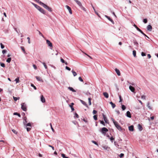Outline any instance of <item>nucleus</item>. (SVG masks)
I'll return each mask as SVG.
<instances>
[{"label":"nucleus","instance_id":"f257e3e1","mask_svg":"<svg viewBox=\"0 0 158 158\" xmlns=\"http://www.w3.org/2000/svg\"><path fill=\"white\" fill-rule=\"evenodd\" d=\"M42 6H43L44 8L47 9L48 11L49 12H52V9L51 8L49 7L48 6L45 4L44 3L42 5Z\"/></svg>","mask_w":158,"mask_h":158},{"label":"nucleus","instance_id":"f03ea898","mask_svg":"<svg viewBox=\"0 0 158 158\" xmlns=\"http://www.w3.org/2000/svg\"><path fill=\"white\" fill-rule=\"evenodd\" d=\"M114 125L119 130V131H122L123 130V129L122 127L118 124V122H115Z\"/></svg>","mask_w":158,"mask_h":158},{"label":"nucleus","instance_id":"7ed1b4c3","mask_svg":"<svg viewBox=\"0 0 158 158\" xmlns=\"http://www.w3.org/2000/svg\"><path fill=\"white\" fill-rule=\"evenodd\" d=\"M21 109L24 111H26L27 110L26 105L25 103H22L21 104Z\"/></svg>","mask_w":158,"mask_h":158},{"label":"nucleus","instance_id":"20e7f679","mask_svg":"<svg viewBox=\"0 0 158 158\" xmlns=\"http://www.w3.org/2000/svg\"><path fill=\"white\" fill-rule=\"evenodd\" d=\"M108 131V130L106 127H103L101 130V132L103 134L105 135L106 132Z\"/></svg>","mask_w":158,"mask_h":158},{"label":"nucleus","instance_id":"39448f33","mask_svg":"<svg viewBox=\"0 0 158 158\" xmlns=\"http://www.w3.org/2000/svg\"><path fill=\"white\" fill-rule=\"evenodd\" d=\"M38 10L44 14H45L46 13L45 11L41 7L39 8Z\"/></svg>","mask_w":158,"mask_h":158},{"label":"nucleus","instance_id":"423d86ee","mask_svg":"<svg viewBox=\"0 0 158 158\" xmlns=\"http://www.w3.org/2000/svg\"><path fill=\"white\" fill-rule=\"evenodd\" d=\"M46 41L47 44L49 46L51 47H52V44L51 42L49 40H46Z\"/></svg>","mask_w":158,"mask_h":158},{"label":"nucleus","instance_id":"0eeeda50","mask_svg":"<svg viewBox=\"0 0 158 158\" xmlns=\"http://www.w3.org/2000/svg\"><path fill=\"white\" fill-rule=\"evenodd\" d=\"M65 7L67 8V9L69 10V13L70 14H72V11L71 8L68 5H66L65 6Z\"/></svg>","mask_w":158,"mask_h":158},{"label":"nucleus","instance_id":"6e6552de","mask_svg":"<svg viewBox=\"0 0 158 158\" xmlns=\"http://www.w3.org/2000/svg\"><path fill=\"white\" fill-rule=\"evenodd\" d=\"M35 78L37 81L42 82H43L44 81L41 77L38 76H36L35 77Z\"/></svg>","mask_w":158,"mask_h":158},{"label":"nucleus","instance_id":"1a4fd4ad","mask_svg":"<svg viewBox=\"0 0 158 158\" xmlns=\"http://www.w3.org/2000/svg\"><path fill=\"white\" fill-rule=\"evenodd\" d=\"M76 3L80 7L82 6V4L81 2L77 0H74Z\"/></svg>","mask_w":158,"mask_h":158},{"label":"nucleus","instance_id":"9d476101","mask_svg":"<svg viewBox=\"0 0 158 158\" xmlns=\"http://www.w3.org/2000/svg\"><path fill=\"white\" fill-rule=\"evenodd\" d=\"M105 17H106L109 21H111V23L113 24H114V21H113V20L111 19L110 17L108 16H107V15H105Z\"/></svg>","mask_w":158,"mask_h":158},{"label":"nucleus","instance_id":"9b49d317","mask_svg":"<svg viewBox=\"0 0 158 158\" xmlns=\"http://www.w3.org/2000/svg\"><path fill=\"white\" fill-rule=\"evenodd\" d=\"M41 101L43 102H45V98L43 95H41Z\"/></svg>","mask_w":158,"mask_h":158},{"label":"nucleus","instance_id":"f8f14e48","mask_svg":"<svg viewBox=\"0 0 158 158\" xmlns=\"http://www.w3.org/2000/svg\"><path fill=\"white\" fill-rule=\"evenodd\" d=\"M115 72H116V73H117V74L118 76H119L120 75L121 73H120V71L118 69H117V68H116L115 69Z\"/></svg>","mask_w":158,"mask_h":158},{"label":"nucleus","instance_id":"ddd939ff","mask_svg":"<svg viewBox=\"0 0 158 158\" xmlns=\"http://www.w3.org/2000/svg\"><path fill=\"white\" fill-rule=\"evenodd\" d=\"M31 3L38 10L39 8L40 7L39 6L33 2H31Z\"/></svg>","mask_w":158,"mask_h":158},{"label":"nucleus","instance_id":"4468645a","mask_svg":"<svg viewBox=\"0 0 158 158\" xmlns=\"http://www.w3.org/2000/svg\"><path fill=\"white\" fill-rule=\"evenodd\" d=\"M130 89L133 92H134L135 90V89L134 87L130 85L129 87Z\"/></svg>","mask_w":158,"mask_h":158},{"label":"nucleus","instance_id":"2eb2a0df","mask_svg":"<svg viewBox=\"0 0 158 158\" xmlns=\"http://www.w3.org/2000/svg\"><path fill=\"white\" fill-rule=\"evenodd\" d=\"M147 28L148 31H151L152 30V27L151 25H149L148 26Z\"/></svg>","mask_w":158,"mask_h":158},{"label":"nucleus","instance_id":"dca6fc26","mask_svg":"<svg viewBox=\"0 0 158 158\" xmlns=\"http://www.w3.org/2000/svg\"><path fill=\"white\" fill-rule=\"evenodd\" d=\"M103 117V119H104V120L105 123H108V120L107 119V118H106V116L105 115L103 114H102Z\"/></svg>","mask_w":158,"mask_h":158},{"label":"nucleus","instance_id":"f3484780","mask_svg":"<svg viewBox=\"0 0 158 158\" xmlns=\"http://www.w3.org/2000/svg\"><path fill=\"white\" fill-rule=\"evenodd\" d=\"M126 116L130 118H131V115L130 111H127L126 113Z\"/></svg>","mask_w":158,"mask_h":158},{"label":"nucleus","instance_id":"a211bd4d","mask_svg":"<svg viewBox=\"0 0 158 158\" xmlns=\"http://www.w3.org/2000/svg\"><path fill=\"white\" fill-rule=\"evenodd\" d=\"M129 130L131 131H134V126L133 125L129 127Z\"/></svg>","mask_w":158,"mask_h":158},{"label":"nucleus","instance_id":"6ab92c4d","mask_svg":"<svg viewBox=\"0 0 158 158\" xmlns=\"http://www.w3.org/2000/svg\"><path fill=\"white\" fill-rule=\"evenodd\" d=\"M74 105V103H71V105H69V106L71 108L72 111H74V109L73 106Z\"/></svg>","mask_w":158,"mask_h":158},{"label":"nucleus","instance_id":"aec40b11","mask_svg":"<svg viewBox=\"0 0 158 158\" xmlns=\"http://www.w3.org/2000/svg\"><path fill=\"white\" fill-rule=\"evenodd\" d=\"M103 94L104 96L106 98H108L109 97V95L106 92H104L103 93Z\"/></svg>","mask_w":158,"mask_h":158},{"label":"nucleus","instance_id":"412c9836","mask_svg":"<svg viewBox=\"0 0 158 158\" xmlns=\"http://www.w3.org/2000/svg\"><path fill=\"white\" fill-rule=\"evenodd\" d=\"M34 0L35 1V2H38L40 5H41V6H42V5H43V4L44 3H43L42 2H41L39 0Z\"/></svg>","mask_w":158,"mask_h":158},{"label":"nucleus","instance_id":"4be33fe9","mask_svg":"<svg viewBox=\"0 0 158 158\" xmlns=\"http://www.w3.org/2000/svg\"><path fill=\"white\" fill-rule=\"evenodd\" d=\"M138 129L140 130V131H142L143 130V128L142 126L140 124H139L138 125Z\"/></svg>","mask_w":158,"mask_h":158},{"label":"nucleus","instance_id":"5701e85b","mask_svg":"<svg viewBox=\"0 0 158 158\" xmlns=\"http://www.w3.org/2000/svg\"><path fill=\"white\" fill-rule=\"evenodd\" d=\"M23 119L24 120V121L23 122V123H24V125H25L26 123H27V121L26 120H27V118H26V117H24L23 118Z\"/></svg>","mask_w":158,"mask_h":158},{"label":"nucleus","instance_id":"b1692460","mask_svg":"<svg viewBox=\"0 0 158 158\" xmlns=\"http://www.w3.org/2000/svg\"><path fill=\"white\" fill-rule=\"evenodd\" d=\"M110 103L112 107L113 108H114L116 106L115 104L113 103L112 102H110Z\"/></svg>","mask_w":158,"mask_h":158},{"label":"nucleus","instance_id":"393cba45","mask_svg":"<svg viewBox=\"0 0 158 158\" xmlns=\"http://www.w3.org/2000/svg\"><path fill=\"white\" fill-rule=\"evenodd\" d=\"M13 98L14 101H16L17 100H19L20 98L19 97H16L13 96Z\"/></svg>","mask_w":158,"mask_h":158},{"label":"nucleus","instance_id":"a878e982","mask_svg":"<svg viewBox=\"0 0 158 158\" xmlns=\"http://www.w3.org/2000/svg\"><path fill=\"white\" fill-rule=\"evenodd\" d=\"M133 26L136 28L138 31H141V30L135 24L133 25Z\"/></svg>","mask_w":158,"mask_h":158},{"label":"nucleus","instance_id":"bb28decb","mask_svg":"<svg viewBox=\"0 0 158 158\" xmlns=\"http://www.w3.org/2000/svg\"><path fill=\"white\" fill-rule=\"evenodd\" d=\"M68 89H69L70 90L72 91H73V92H75L76 91H75V90H74L73 89V88H72V87H69L68 88Z\"/></svg>","mask_w":158,"mask_h":158},{"label":"nucleus","instance_id":"cd10ccee","mask_svg":"<svg viewBox=\"0 0 158 158\" xmlns=\"http://www.w3.org/2000/svg\"><path fill=\"white\" fill-rule=\"evenodd\" d=\"M13 114L14 115H18L19 117H20L21 115L19 114L17 112H15Z\"/></svg>","mask_w":158,"mask_h":158},{"label":"nucleus","instance_id":"c85d7f7f","mask_svg":"<svg viewBox=\"0 0 158 158\" xmlns=\"http://www.w3.org/2000/svg\"><path fill=\"white\" fill-rule=\"evenodd\" d=\"M72 73L74 76H75L77 75V74L76 73V72L75 71H74L73 70L72 71Z\"/></svg>","mask_w":158,"mask_h":158},{"label":"nucleus","instance_id":"c756f323","mask_svg":"<svg viewBox=\"0 0 158 158\" xmlns=\"http://www.w3.org/2000/svg\"><path fill=\"white\" fill-rule=\"evenodd\" d=\"M15 81H16V83H17L19 82V77L16 78L15 80Z\"/></svg>","mask_w":158,"mask_h":158},{"label":"nucleus","instance_id":"7c9ffc66","mask_svg":"<svg viewBox=\"0 0 158 158\" xmlns=\"http://www.w3.org/2000/svg\"><path fill=\"white\" fill-rule=\"evenodd\" d=\"M25 125L26 126L30 127H31V123H26V124Z\"/></svg>","mask_w":158,"mask_h":158},{"label":"nucleus","instance_id":"2f4dec72","mask_svg":"<svg viewBox=\"0 0 158 158\" xmlns=\"http://www.w3.org/2000/svg\"><path fill=\"white\" fill-rule=\"evenodd\" d=\"M37 31L39 32V35L41 36L43 38H44V36L41 33L39 30H37Z\"/></svg>","mask_w":158,"mask_h":158},{"label":"nucleus","instance_id":"473e14b6","mask_svg":"<svg viewBox=\"0 0 158 158\" xmlns=\"http://www.w3.org/2000/svg\"><path fill=\"white\" fill-rule=\"evenodd\" d=\"M126 107L125 105H122V109L123 110H124L126 109Z\"/></svg>","mask_w":158,"mask_h":158},{"label":"nucleus","instance_id":"72a5a7b5","mask_svg":"<svg viewBox=\"0 0 158 158\" xmlns=\"http://www.w3.org/2000/svg\"><path fill=\"white\" fill-rule=\"evenodd\" d=\"M133 54L134 57H135L136 56V52L135 50H134L133 52Z\"/></svg>","mask_w":158,"mask_h":158},{"label":"nucleus","instance_id":"f704fd0d","mask_svg":"<svg viewBox=\"0 0 158 158\" xmlns=\"http://www.w3.org/2000/svg\"><path fill=\"white\" fill-rule=\"evenodd\" d=\"M11 60V58H8L6 60V61L7 62L10 63Z\"/></svg>","mask_w":158,"mask_h":158},{"label":"nucleus","instance_id":"c9c22d12","mask_svg":"<svg viewBox=\"0 0 158 158\" xmlns=\"http://www.w3.org/2000/svg\"><path fill=\"white\" fill-rule=\"evenodd\" d=\"M91 98H88V101H89V105H90L91 104Z\"/></svg>","mask_w":158,"mask_h":158},{"label":"nucleus","instance_id":"e433bc0d","mask_svg":"<svg viewBox=\"0 0 158 158\" xmlns=\"http://www.w3.org/2000/svg\"><path fill=\"white\" fill-rule=\"evenodd\" d=\"M143 22L145 23H147L148 20L147 19H143Z\"/></svg>","mask_w":158,"mask_h":158},{"label":"nucleus","instance_id":"4c0bfd02","mask_svg":"<svg viewBox=\"0 0 158 158\" xmlns=\"http://www.w3.org/2000/svg\"><path fill=\"white\" fill-rule=\"evenodd\" d=\"M94 118V120H97V115H94L93 116Z\"/></svg>","mask_w":158,"mask_h":158},{"label":"nucleus","instance_id":"58836bf2","mask_svg":"<svg viewBox=\"0 0 158 158\" xmlns=\"http://www.w3.org/2000/svg\"><path fill=\"white\" fill-rule=\"evenodd\" d=\"M50 127H51V128L52 130V131H53V132H54V129L52 127V123H51L50 124Z\"/></svg>","mask_w":158,"mask_h":158},{"label":"nucleus","instance_id":"ea45409f","mask_svg":"<svg viewBox=\"0 0 158 158\" xmlns=\"http://www.w3.org/2000/svg\"><path fill=\"white\" fill-rule=\"evenodd\" d=\"M146 97L145 95H143L141 96V98L145 100L146 99Z\"/></svg>","mask_w":158,"mask_h":158},{"label":"nucleus","instance_id":"a19ab883","mask_svg":"<svg viewBox=\"0 0 158 158\" xmlns=\"http://www.w3.org/2000/svg\"><path fill=\"white\" fill-rule=\"evenodd\" d=\"M100 123L103 125L104 126H105V124L103 121H100Z\"/></svg>","mask_w":158,"mask_h":158},{"label":"nucleus","instance_id":"79ce46f5","mask_svg":"<svg viewBox=\"0 0 158 158\" xmlns=\"http://www.w3.org/2000/svg\"><path fill=\"white\" fill-rule=\"evenodd\" d=\"M31 86L33 87L36 90V87L35 85H34L33 84H31Z\"/></svg>","mask_w":158,"mask_h":158},{"label":"nucleus","instance_id":"37998d69","mask_svg":"<svg viewBox=\"0 0 158 158\" xmlns=\"http://www.w3.org/2000/svg\"><path fill=\"white\" fill-rule=\"evenodd\" d=\"M43 64L44 65L45 68L46 69H47V66L46 65V64L44 62H43Z\"/></svg>","mask_w":158,"mask_h":158},{"label":"nucleus","instance_id":"c03bdc74","mask_svg":"<svg viewBox=\"0 0 158 158\" xmlns=\"http://www.w3.org/2000/svg\"><path fill=\"white\" fill-rule=\"evenodd\" d=\"M82 10H83L85 11H86V9H85L84 7L82 5V6H81L80 7Z\"/></svg>","mask_w":158,"mask_h":158},{"label":"nucleus","instance_id":"a18cd8bd","mask_svg":"<svg viewBox=\"0 0 158 158\" xmlns=\"http://www.w3.org/2000/svg\"><path fill=\"white\" fill-rule=\"evenodd\" d=\"M0 45L1 48L2 49H3L4 48V45L2 43L0 44Z\"/></svg>","mask_w":158,"mask_h":158},{"label":"nucleus","instance_id":"49530a36","mask_svg":"<svg viewBox=\"0 0 158 158\" xmlns=\"http://www.w3.org/2000/svg\"><path fill=\"white\" fill-rule=\"evenodd\" d=\"M93 113L94 114H96L97 113V111L96 110H94L93 111Z\"/></svg>","mask_w":158,"mask_h":158},{"label":"nucleus","instance_id":"de8ad7c7","mask_svg":"<svg viewBox=\"0 0 158 158\" xmlns=\"http://www.w3.org/2000/svg\"><path fill=\"white\" fill-rule=\"evenodd\" d=\"M74 117H76L77 118H79V117L78 114L77 113H76L75 114Z\"/></svg>","mask_w":158,"mask_h":158},{"label":"nucleus","instance_id":"09e8293b","mask_svg":"<svg viewBox=\"0 0 158 158\" xmlns=\"http://www.w3.org/2000/svg\"><path fill=\"white\" fill-rule=\"evenodd\" d=\"M65 69L68 70L69 71H70L71 70V69L69 68V67H68V66H66L65 67Z\"/></svg>","mask_w":158,"mask_h":158},{"label":"nucleus","instance_id":"8fccbe9b","mask_svg":"<svg viewBox=\"0 0 158 158\" xmlns=\"http://www.w3.org/2000/svg\"><path fill=\"white\" fill-rule=\"evenodd\" d=\"M26 129L27 131H30L31 130V128L29 127H27Z\"/></svg>","mask_w":158,"mask_h":158},{"label":"nucleus","instance_id":"3c124183","mask_svg":"<svg viewBox=\"0 0 158 158\" xmlns=\"http://www.w3.org/2000/svg\"><path fill=\"white\" fill-rule=\"evenodd\" d=\"M79 80L81 81V82H83V79H82L81 77H80L79 78Z\"/></svg>","mask_w":158,"mask_h":158},{"label":"nucleus","instance_id":"603ef678","mask_svg":"<svg viewBox=\"0 0 158 158\" xmlns=\"http://www.w3.org/2000/svg\"><path fill=\"white\" fill-rule=\"evenodd\" d=\"M147 107L149 109H151V106L149 105V103L148 102V104H147Z\"/></svg>","mask_w":158,"mask_h":158},{"label":"nucleus","instance_id":"864d4df0","mask_svg":"<svg viewBox=\"0 0 158 158\" xmlns=\"http://www.w3.org/2000/svg\"><path fill=\"white\" fill-rule=\"evenodd\" d=\"M1 66L3 67H5V65L3 63H1Z\"/></svg>","mask_w":158,"mask_h":158},{"label":"nucleus","instance_id":"5fc2aeb1","mask_svg":"<svg viewBox=\"0 0 158 158\" xmlns=\"http://www.w3.org/2000/svg\"><path fill=\"white\" fill-rule=\"evenodd\" d=\"M103 147L104 149H105L106 150H107V149L108 148H109L108 147L106 146H103Z\"/></svg>","mask_w":158,"mask_h":158},{"label":"nucleus","instance_id":"6e6d98bb","mask_svg":"<svg viewBox=\"0 0 158 158\" xmlns=\"http://www.w3.org/2000/svg\"><path fill=\"white\" fill-rule=\"evenodd\" d=\"M60 61L63 63H65V61L62 58L60 59Z\"/></svg>","mask_w":158,"mask_h":158},{"label":"nucleus","instance_id":"4d7b16f0","mask_svg":"<svg viewBox=\"0 0 158 158\" xmlns=\"http://www.w3.org/2000/svg\"><path fill=\"white\" fill-rule=\"evenodd\" d=\"M81 102H82V103L83 105H85V106H86L87 104H86V103H85V102H84V101H81Z\"/></svg>","mask_w":158,"mask_h":158},{"label":"nucleus","instance_id":"13d9d810","mask_svg":"<svg viewBox=\"0 0 158 158\" xmlns=\"http://www.w3.org/2000/svg\"><path fill=\"white\" fill-rule=\"evenodd\" d=\"M111 120H112L113 121V123H114V125L115 124V122H117L115 121L114 120V119H113V118H111Z\"/></svg>","mask_w":158,"mask_h":158},{"label":"nucleus","instance_id":"bf43d9fd","mask_svg":"<svg viewBox=\"0 0 158 158\" xmlns=\"http://www.w3.org/2000/svg\"><path fill=\"white\" fill-rule=\"evenodd\" d=\"M33 66L35 69H37V67L35 65L33 64Z\"/></svg>","mask_w":158,"mask_h":158},{"label":"nucleus","instance_id":"052dcab7","mask_svg":"<svg viewBox=\"0 0 158 158\" xmlns=\"http://www.w3.org/2000/svg\"><path fill=\"white\" fill-rule=\"evenodd\" d=\"M27 39L28 40V43L29 44H30V38L29 37H27Z\"/></svg>","mask_w":158,"mask_h":158},{"label":"nucleus","instance_id":"680f3d73","mask_svg":"<svg viewBox=\"0 0 158 158\" xmlns=\"http://www.w3.org/2000/svg\"><path fill=\"white\" fill-rule=\"evenodd\" d=\"M61 155H62V157L63 158H66V156H65V155L64 154H61Z\"/></svg>","mask_w":158,"mask_h":158},{"label":"nucleus","instance_id":"e2e57ef3","mask_svg":"<svg viewBox=\"0 0 158 158\" xmlns=\"http://www.w3.org/2000/svg\"><path fill=\"white\" fill-rule=\"evenodd\" d=\"M141 34H142L144 36H146V34H145L144 33H143V32L141 30V31H139Z\"/></svg>","mask_w":158,"mask_h":158},{"label":"nucleus","instance_id":"0e129e2a","mask_svg":"<svg viewBox=\"0 0 158 158\" xmlns=\"http://www.w3.org/2000/svg\"><path fill=\"white\" fill-rule=\"evenodd\" d=\"M141 55L142 56H144L146 55L145 53H144L143 52H142L141 53Z\"/></svg>","mask_w":158,"mask_h":158},{"label":"nucleus","instance_id":"69168bd1","mask_svg":"<svg viewBox=\"0 0 158 158\" xmlns=\"http://www.w3.org/2000/svg\"><path fill=\"white\" fill-rule=\"evenodd\" d=\"M124 154H123V153H121V154H120V157L121 158V157H123V156H124Z\"/></svg>","mask_w":158,"mask_h":158},{"label":"nucleus","instance_id":"338daca9","mask_svg":"<svg viewBox=\"0 0 158 158\" xmlns=\"http://www.w3.org/2000/svg\"><path fill=\"white\" fill-rule=\"evenodd\" d=\"M147 56H148V58L149 59L150 58H151V55L150 54H148Z\"/></svg>","mask_w":158,"mask_h":158},{"label":"nucleus","instance_id":"774afa93","mask_svg":"<svg viewBox=\"0 0 158 158\" xmlns=\"http://www.w3.org/2000/svg\"><path fill=\"white\" fill-rule=\"evenodd\" d=\"M6 52V50H3V51H2V52L3 54H4Z\"/></svg>","mask_w":158,"mask_h":158}]
</instances>
